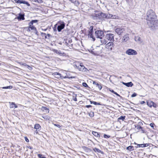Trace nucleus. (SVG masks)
I'll return each mask as SVG.
<instances>
[{
    "mask_svg": "<svg viewBox=\"0 0 158 158\" xmlns=\"http://www.w3.org/2000/svg\"><path fill=\"white\" fill-rule=\"evenodd\" d=\"M140 147L143 148L145 147L144 146V144H140Z\"/></svg>",
    "mask_w": 158,
    "mask_h": 158,
    "instance_id": "obj_47",
    "label": "nucleus"
},
{
    "mask_svg": "<svg viewBox=\"0 0 158 158\" xmlns=\"http://www.w3.org/2000/svg\"><path fill=\"white\" fill-rule=\"evenodd\" d=\"M95 35L97 38L102 39L104 35V32L101 30H97L95 31Z\"/></svg>",
    "mask_w": 158,
    "mask_h": 158,
    "instance_id": "obj_5",
    "label": "nucleus"
},
{
    "mask_svg": "<svg viewBox=\"0 0 158 158\" xmlns=\"http://www.w3.org/2000/svg\"><path fill=\"white\" fill-rule=\"evenodd\" d=\"M152 106L155 108H156L157 107V104L154 103V102H153V103L152 104Z\"/></svg>",
    "mask_w": 158,
    "mask_h": 158,
    "instance_id": "obj_37",
    "label": "nucleus"
},
{
    "mask_svg": "<svg viewBox=\"0 0 158 158\" xmlns=\"http://www.w3.org/2000/svg\"><path fill=\"white\" fill-rule=\"evenodd\" d=\"M93 151L95 152H98V153H102V151L99 149L96 148H95L93 149Z\"/></svg>",
    "mask_w": 158,
    "mask_h": 158,
    "instance_id": "obj_21",
    "label": "nucleus"
},
{
    "mask_svg": "<svg viewBox=\"0 0 158 158\" xmlns=\"http://www.w3.org/2000/svg\"><path fill=\"white\" fill-rule=\"evenodd\" d=\"M114 46V44L113 42H109L106 44L105 48L107 49H110V50H112L113 47Z\"/></svg>",
    "mask_w": 158,
    "mask_h": 158,
    "instance_id": "obj_9",
    "label": "nucleus"
},
{
    "mask_svg": "<svg viewBox=\"0 0 158 158\" xmlns=\"http://www.w3.org/2000/svg\"><path fill=\"white\" fill-rule=\"evenodd\" d=\"M35 30V31H36V28L33 26H29L28 28V31H30L31 30Z\"/></svg>",
    "mask_w": 158,
    "mask_h": 158,
    "instance_id": "obj_23",
    "label": "nucleus"
},
{
    "mask_svg": "<svg viewBox=\"0 0 158 158\" xmlns=\"http://www.w3.org/2000/svg\"><path fill=\"white\" fill-rule=\"evenodd\" d=\"M94 19H102L104 18H111L114 19L116 18V16L110 14H106L102 13H99L94 14L92 15Z\"/></svg>",
    "mask_w": 158,
    "mask_h": 158,
    "instance_id": "obj_2",
    "label": "nucleus"
},
{
    "mask_svg": "<svg viewBox=\"0 0 158 158\" xmlns=\"http://www.w3.org/2000/svg\"><path fill=\"white\" fill-rule=\"evenodd\" d=\"M53 51L55 53H56V54H59L60 55H61L63 54L60 51H58L56 49H53Z\"/></svg>",
    "mask_w": 158,
    "mask_h": 158,
    "instance_id": "obj_22",
    "label": "nucleus"
},
{
    "mask_svg": "<svg viewBox=\"0 0 158 158\" xmlns=\"http://www.w3.org/2000/svg\"><path fill=\"white\" fill-rule=\"evenodd\" d=\"M149 145V143H145L144 144V146L145 147H148Z\"/></svg>",
    "mask_w": 158,
    "mask_h": 158,
    "instance_id": "obj_49",
    "label": "nucleus"
},
{
    "mask_svg": "<svg viewBox=\"0 0 158 158\" xmlns=\"http://www.w3.org/2000/svg\"><path fill=\"white\" fill-rule=\"evenodd\" d=\"M125 53L129 55H136L137 54V52L135 50L132 49H127Z\"/></svg>",
    "mask_w": 158,
    "mask_h": 158,
    "instance_id": "obj_6",
    "label": "nucleus"
},
{
    "mask_svg": "<svg viewBox=\"0 0 158 158\" xmlns=\"http://www.w3.org/2000/svg\"><path fill=\"white\" fill-rule=\"evenodd\" d=\"M49 37H50V35L49 34H47V35Z\"/></svg>",
    "mask_w": 158,
    "mask_h": 158,
    "instance_id": "obj_58",
    "label": "nucleus"
},
{
    "mask_svg": "<svg viewBox=\"0 0 158 158\" xmlns=\"http://www.w3.org/2000/svg\"><path fill=\"white\" fill-rule=\"evenodd\" d=\"M30 68V69H32V68L30 67H29Z\"/></svg>",
    "mask_w": 158,
    "mask_h": 158,
    "instance_id": "obj_64",
    "label": "nucleus"
},
{
    "mask_svg": "<svg viewBox=\"0 0 158 158\" xmlns=\"http://www.w3.org/2000/svg\"><path fill=\"white\" fill-rule=\"evenodd\" d=\"M125 116H121L119 118H118V119H121L122 120V121H123L125 119Z\"/></svg>",
    "mask_w": 158,
    "mask_h": 158,
    "instance_id": "obj_30",
    "label": "nucleus"
},
{
    "mask_svg": "<svg viewBox=\"0 0 158 158\" xmlns=\"http://www.w3.org/2000/svg\"><path fill=\"white\" fill-rule=\"evenodd\" d=\"M90 102L91 104H93L95 105H100L101 104L94 101H90Z\"/></svg>",
    "mask_w": 158,
    "mask_h": 158,
    "instance_id": "obj_25",
    "label": "nucleus"
},
{
    "mask_svg": "<svg viewBox=\"0 0 158 158\" xmlns=\"http://www.w3.org/2000/svg\"><path fill=\"white\" fill-rule=\"evenodd\" d=\"M42 110L44 111V110H46L47 112H49V109L47 107H46L44 106H42Z\"/></svg>",
    "mask_w": 158,
    "mask_h": 158,
    "instance_id": "obj_26",
    "label": "nucleus"
},
{
    "mask_svg": "<svg viewBox=\"0 0 158 158\" xmlns=\"http://www.w3.org/2000/svg\"><path fill=\"white\" fill-rule=\"evenodd\" d=\"M115 31L118 35H119L124 31L125 29L122 27H118L115 29Z\"/></svg>",
    "mask_w": 158,
    "mask_h": 158,
    "instance_id": "obj_10",
    "label": "nucleus"
},
{
    "mask_svg": "<svg viewBox=\"0 0 158 158\" xmlns=\"http://www.w3.org/2000/svg\"><path fill=\"white\" fill-rule=\"evenodd\" d=\"M153 102L151 101H148L147 103V105L150 108H151L152 107Z\"/></svg>",
    "mask_w": 158,
    "mask_h": 158,
    "instance_id": "obj_19",
    "label": "nucleus"
},
{
    "mask_svg": "<svg viewBox=\"0 0 158 158\" xmlns=\"http://www.w3.org/2000/svg\"><path fill=\"white\" fill-rule=\"evenodd\" d=\"M25 140L26 142H29V140L27 137H25Z\"/></svg>",
    "mask_w": 158,
    "mask_h": 158,
    "instance_id": "obj_51",
    "label": "nucleus"
},
{
    "mask_svg": "<svg viewBox=\"0 0 158 158\" xmlns=\"http://www.w3.org/2000/svg\"><path fill=\"white\" fill-rule=\"evenodd\" d=\"M45 39L47 38V36H45Z\"/></svg>",
    "mask_w": 158,
    "mask_h": 158,
    "instance_id": "obj_63",
    "label": "nucleus"
},
{
    "mask_svg": "<svg viewBox=\"0 0 158 158\" xmlns=\"http://www.w3.org/2000/svg\"><path fill=\"white\" fill-rule=\"evenodd\" d=\"M24 14L19 13V16L17 17V19L19 21L23 20L25 19Z\"/></svg>",
    "mask_w": 158,
    "mask_h": 158,
    "instance_id": "obj_13",
    "label": "nucleus"
},
{
    "mask_svg": "<svg viewBox=\"0 0 158 158\" xmlns=\"http://www.w3.org/2000/svg\"><path fill=\"white\" fill-rule=\"evenodd\" d=\"M18 63L21 65H23L24 66H25L27 65V64L25 63H23L22 62H18Z\"/></svg>",
    "mask_w": 158,
    "mask_h": 158,
    "instance_id": "obj_36",
    "label": "nucleus"
},
{
    "mask_svg": "<svg viewBox=\"0 0 158 158\" xmlns=\"http://www.w3.org/2000/svg\"><path fill=\"white\" fill-rule=\"evenodd\" d=\"M12 86H9L6 87H2V88L3 89H11L12 88Z\"/></svg>",
    "mask_w": 158,
    "mask_h": 158,
    "instance_id": "obj_27",
    "label": "nucleus"
},
{
    "mask_svg": "<svg viewBox=\"0 0 158 158\" xmlns=\"http://www.w3.org/2000/svg\"><path fill=\"white\" fill-rule=\"evenodd\" d=\"M141 131V132L142 133H145V130L143 129V128L142 127L140 129Z\"/></svg>",
    "mask_w": 158,
    "mask_h": 158,
    "instance_id": "obj_38",
    "label": "nucleus"
},
{
    "mask_svg": "<svg viewBox=\"0 0 158 158\" xmlns=\"http://www.w3.org/2000/svg\"><path fill=\"white\" fill-rule=\"evenodd\" d=\"M110 91L111 92H112V93H113L114 94V93L115 92V91H114L113 90H110Z\"/></svg>",
    "mask_w": 158,
    "mask_h": 158,
    "instance_id": "obj_54",
    "label": "nucleus"
},
{
    "mask_svg": "<svg viewBox=\"0 0 158 158\" xmlns=\"http://www.w3.org/2000/svg\"><path fill=\"white\" fill-rule=\"evenodd\" d=\"M135 40L137 42L141 43L142 41L139 36L138 35L135 36Z\"/></svg>",
    "mask_w": 158,
    "mask_h": 158,
    "instance_id": "obj_14",
    "label": "nucleus"
},
{
    "mask_svg": "<svg viewBox=\"0 0 158 158\" xmlns=\"http://www.w3.org/2000/svg\"><path fill=\"white\" fill-rule=\"evenodd\" d=\"M114 94H116V95H117L118 96H119V97L120 96V95L119 94H118L117 93H116V92H115Z\"/></svg>",
    "mask_w": 158,
    "mask_h": 158,
    "instance_id": "obj_50",
    "label": "nucleus"
},
{
    "mask_svg": "<svg viewBox=\"0 0 158 158\" xmlns=\"http://www.w3.org/2000/svg\"><path fill=\"white\" fill-rule=\"evenodd\" d=\"M42 158H46L45 157H42Z\"/></svg>",
    "mask_w": 158,
    "mask_h": 158,
    "instance_id": "obj_61",
    "label": "nucleus"
},
{
    "mask_svg": "<svg viewBox=\"0 0 158 158\" xmlns=\"http://www.w3.org/2000/svg\"><path fill=\"white\" fill-rule=\"evenodd\" d=\"M137 95V94L136 93H134L131 96L132 97H135Z\"/></svg>",
    "mask_w": 158,
    "mask_h": 158,
    "instance_id": "obj_40",
    "label": "nucleus"
},
{
    "mask_svg": "<svg viewBox=\"0 0 158 158\" xmlns=\"http://www.w3.org/2000/svg\"><path fill=\"white\" fill-rule=\"evenodd\" d=\"M73 99L75 101H77V98H74Z\"/></svg>",
    "mask_w": 158,
    "mask_h": 158,
    "instance_id": "obj_56",
    "label": "nucleus"
},
{
    "mask_svg": "<svg viewBox=\"0 0 158 158\" xmlns=\"http://www.w3.org/2000/svg\"><path fill=\"white\" fill-rule=\"evenodd\" d=\"M108 40L105 38V39L102 38V39H100L101 42L102 44H106L108 42Z\"/></svg>",
    "mask_w": 158,
    "mask_h": 158,
    "instance_id": "obj_18",
    "label": "nucleus"
},
{
    "mask_svg": "<svg viewBox=\"0 0 158 158\" xmlns=\"http://www.w3.org/2000/svg\"><path fill=\"white\" fill-rule=\"evenodd\" d=\"M35 133H36L37 134L38 133V132H37V130H36V131H35Z\"/></svg>",
    "mask_w": 158,
    "mask_h": 158,
    "instance_id": "obj_59",
    "label": "nucleus"
},
{
    "mask_svg": "<svg viewBox=\"0 0 158 158\" xmlns=\"http://www.w3.org/2000/svg\"><path fill=\"white\" fill-rule=\"evenodd\" d=\"M135 128H137L138 130H140L141 128V127L140 126H139V125H135Z\"/></svg>",
    "mask_w": 158,
    "mask_h": 158,
    "instance_id": "obj_31",
    "label": "nucleus"
},
{
    "mask_svg": "<svg viewBox=\"0 0 158 158\" xmlns=\"http://www.w3.org/2000/svg\"><path fill=\"white\" fill-rule=\"evenodd\" d=\"M82 85L83 86L85 87H88V86L87 84L85 82H83L82 83Z\"/></svg>",
    "mask_w": 158,
    "mask_h": 158,
    "instance_id": "obj_33",
    "label": "nucleus"
},
{
    "mask_svg": "<svg viewBox=\"0 0 158 158\" xmlns=\"http://www.w3.org/2000/svg\"><path fill=\"white\" fill-rule=\"evenodd\" d=\"M93 84H94V85H97V86L98 85V84H99L98 83V82H96V81H94L93 82Z\"/></svg>",
    "mask_w": 158,
    "mask_h": 158,
    "instance_id": "obj_41",
    "label": "nucleus"
},
{
    "mask_svg": "<svg viewBox=\"0 0 158 158\" xmlns=\"http://www.w3.org/2000/svg\"><path fill=\"white\" fill-rule=\"evenodd\" d=\"M93 27L90 26V27L89 31L88 36L89 37L92 38L93 39L94 41L95 40V39L93 37V36L92 32L93 31Z\"/></svg>",
    "mask_w": 158,
    "mask_h": 158,
    "instance_id": "obj_11",
    "label": "nucleus"
},
{
    "mask_svg": "<svg viewBox=\"0 0 158 158\" xmlns=\"http://www.w3.org/2000/svg\"><path fill=\"white\" fill-rule=\"evenodd\" d=\"M53 124L55 126H56L57 127H58L59 128H60L62 127V126H60V125H59L58 124H56L53 123Z\"/></svg>",
    "mask_w": 158,
    "mask_h": 158,
    "instance_id": "obj_34",
    "label": "nucleus"
},
{
    "mask_svg": "<svg viewBox=\"0 0 158 158\" xmlns=\"http://www.w3.org/2000/svg\"><path fill=\"white\" fill-rule=\"evenodd\" d=\"M16 3H19L18 2V1H21V0H14Z\"/></svg>",
    "mask_w": 158,
    "mask_h": 158,
    "instance_id": "obj_53",
    "label": "nucleus"
},
{
    "mask_svg": "<svg viewBox=\"0 0 158 158\" xmlns=\"http://www.w3.org/2000/svg\"><path fill=\"white\" fill-rule=\"evenodd\" d=\"M41 34H44V35H46V34H45V33H42Z\"/></svg>",
    "mask_w": 158,
    "mask_h": 158,
    "instance_id": "obj_62",
    "label": "nucleus"
},
{
    "mask_svg": "<svg viewBox=\"0 0 158 158\" xmlns=\"http://www.w3.org/2000/svg\"><path fill=\"white\" fill-rule=\"evenodd\" d=\"M89 115L90 117H93L94 116V113L92 111H91L89 113Z\"/></svg>",
    "mask_w": 158,
    "mask_h": 158,
    "instance_id": "obj_28",
    "label": "nucleus"
},
{
    "mask_svg": "<svg viewBox=\"0 0 158 158\" xmlns=\"http://www.w3.org/2000/svg\"><path fill=\"white\" fill-rule=\"evenodd\" d=\"M18 2L19 3V4H26L27 6H30V4L27 2H26L24 0H21V1H19Z\"/></svg>",
    "mask_w": 158,
    "mask_h": 158,
    "instance_id": "obj_15",
    "label": "nucleus"
},
{
    "mask_svg": "<svg viewBox=\"0 0 158 158\" xmlns=\"http://www.w3.org/2000/svg\"><path fill=\"white\" fill-rule=\"evenodd\" d=\"M28 148L31 149H32V148L31 146H29V147H28Z\"/></svg>",
    "mask_w": 158,
    "mask_h": 158,
    "instance_id": "obj_57",
    "label": "nucleus"
},
{
    "mask_svg": "<svg viewBox=\"0 0 158 158\" xmlns=\"http://www.w3.org/2000/svg\"><path fill=\"white\" fill-rule=\"evenodd\" d=\"M32 22L33 23H37L38 21V20H32Z\"/></svg>",
    "mask_w": 158,
    "mask_h": 158,
    "instance_id": "obj_43",
    "label": "nucleus"
},
{
    "mask_svg": "<svg viewBox=\"0 0 158 158\" xmlns=\"http://www.w3.org/2000/svg\"><path fill=\"white\" fill-rule=\"evenodd\" d=\"M133 148V147L132 146H129L128 147L127 149L128 150L131 151V150H133L132 149Z\"/></svg>",
    "mask_w": 158,
    "mask_h": 158,
    "instance_id": "obj_29",
    "label": "nucleus"
},
{
    "mask_svg": "<svg viewBox=\"0 0 158 158\" xmlns=\"http://www.w3.org/2000/svg\"><path fill=\"white\" fill-rule=\"evenodd\" d=\"M97 87H98V89H99V90H100L102 88V86L101 84H99L97 86Z\"/></svg>",
    "mask_w": 158,
    "mask_h": 158,
    "instance_id": "obj_32",
    "label": "nucleus"
},
{
    "mask_svg": "<svg viewBox=\"0 0 158 158\" xmlns=\"http://www.w3.org/2000/svg\"><path fill=\"white\" fill-rule=\"evenodd\" d=\"M140 144H137V147H140Z\"/></svg>",
    "mask_w": 158,
    "mask_h": 158,
    "instance_id": "obj_55",
    "label": "nucleus"
},
{
    "mask_svg": "<svg viewBox=\"0 0 158 158\" xmlns=\"http://www.w3.org/2000/svg\"><path fill=\"white\" fill-rule=\"evenodd\" d=\"M33 23L31 21L29 23V26H33L32 25H33Z\"/></svg>",
    "mask_w": 158,
    "mask_h": 158,
    "instance_id": "obj_39",
    "label": "nucleus"
},
{
    "mask_svg": "<svg viewBox=\"0 0 158 158\" xmlns=\"http://www.w3.org/2000/svg\"><path fill=\"white\" fill-rule=\"evenodd\" d=\"M68 74L66 73V76H61V74H60L56 72L55 73L54 75L55 76V77L57 78H69V79H72L74 77H69L68 76Z\"/></svg>",
    "mask_w": 158,
    "mask_h": 158,
    "instance_id": "obj_4",
    "label": "nucleus"
},
{
    "mask_svg": "<svg viewBox=\"0 0 158 158\" xmlns=\"http://www.w3.org/2000/svg\"><path fill=\"white\" fill-rule=\"evenodd\" d=\"M76 68L80 71L86 72L87 69L82 64V63L79 64L75 65Z\"/></svg>",
    "mask_w": 158,
    "mask_h": 158,
    "instance_id": "obj_3",
    "label": "nucleus"
},
{
    "mask_svg": "<svg viewBox=\"0 0 158 158\" xmlns=\"http://www.w3.org/2000/svg\"><path fill=\"white\" fill-rule=\"evenodd\" d=\"M44 118L45 119H48L49 120V117L48 116H45V117H44Z\"/></svg>",
    "mask_w": 158,
    "mask_h": 158,
    "instance_id": "obj_45",
    "label": "nucleus"
},
{
    "mask_svg": "<svg viewBox=\"0 0 158 158\" xmlns=\"http://www.w3.org/2000/svg\"><path fill=\"white\" fill-rule=\"evenodd\" d=\"M58 24L59 25L58 26L57 29L58 31L60 32L65 27V23L63 21H60L59 22Z\"/></svg>",
    "mask_w": 158,
    "mask_h": 158,
    "instance_id": "obj_7",
    "label": "nucleus"
},
{
    "mask_svg": "<svg viewBox=\"0 0 158 158\" xmlns=\"http://www.w3.org/2000/svg\"><path fill=\"white\" fill-rule=\"evenodd\" d=\"M129 39L128 34H126L124 35L122 38V42L123 43H125Z\"/></svg>",
    "mask_w": 158,
    "mask_h": 158,
    "instance_id": "obj_12",
    "label": "nucleus"
},
{
    "mask_svg": "<svg viewBox=\"0 0 158 158\" xmlns=\"http://www.w3.org/2000/svg\"><path fill=\"white\" fill-rule=\"evenodd\" d=\"M154 123H151L150 124V126L152 128L154 129Z\"/></svg>",
    "mask_w": 158,
    "mask_h": 158,
    "instance_id": "obj_42",
    "label": "nucleus"
},
{
    "mask_svg": "<svg viewBox=\"0 0 158 158\" xmlns=\"http://www.w3.org/2000/svg\"><path fill=\"white\" fill-rule=\"evenodd\" d=\"M9 103L10 104V108H16L18 107L15 104V102H9Z\"/></svg>",
    "mask_w": 158,
    "mask_h": 158,
    "instance_id": "obj_17",
    "label": "nucleus"
},
{
    "mask_svg": "<svg viewBox=\"0 0 158 158\" xmlns=\"http://www.w3.org/2000/svg\"><path fill=\"white\" fill-rule=\"evenodd\" d=\"M105 38L108 40H114V35L113 34L108 33L106 35Z\"/></svg>",
    "mask_w": 158,
    "mask_h": 158,
    "instance_id": "obj_8",
    "label": "nucleus"
},
{
    "mask_svg": "<svg viewBox=\"0 0 158 158\" xmlns=\"http://www.w3.org/2000/svg\"><path fill=\"white\" fill-rule=\"evenodd\" d=\"M145 102L144 101H142L140 102V104H143L145 103Z\"/></svg>",
    "mask_w": 158,
    "mask_h": 158,
    "instance_id": "obj_48",
    "label": "nucleus"
},
{
    "mask_svg": "<svg viewBox=\"0 0 158 158\" xmlns=\"http://www.w3.org/2000/svg\"><path fill=\"white\" fill-rule=\"evenodd\" d=\"M103 137L105 138H109L110 137V136L109 135H107L105 134L103 136Z\"/></svg>",
    "mask_w": 158,
    "mask_h": 158,
    "instance_id": "obj_35",
    "label": "nucleus"
},
{
    "mask_svg": "<svg viewBox=\"0 0 158 158\" xmlns=\"http://www.w3.org/2000/svg\"><path fill=\"white\" fill-rule=\"evenodd\" d=\"M46 30H47V29H44V31H46Z\"/></svg>",
    "mask_w": 158,
    "mask_h": 158,
    "instance_id": "obj_60",
    "label": "nucleus"
},
{
    "mask_svg": "<svg viewBox=\"0 0 158 158\" xmlns=\"http://www.w3.org/2000/svg\"><path fill=\"white\" fill-rule=\"evenodd\" d=\"M69 0L70 1H71L72 2L74 3H75L76 2V0Z\"/></svg>",
    "mask_w": 158,
    "mask_h": 158,
    "instance_id": "obj_44",
    "label": "nucleus"
},
{
    "mask_svg": "<svg viewBox=\"0 0 158 158\" xmlns=\"http://www.w3.org/2000/svg\"><path fill=\"white\" fill-rule=\"evenodd\" d=\"M147 23L149 27H154L155 23L156 15L153 10H148L146 14Z\"/></svg>",
    "mask_w": 158,
    "mask_h": 158,
    "instance_id": "obj_1",
    "label": "nucleus"
},
{
    "mask_svg": "<svg viewBox=\"0 0 158 158\" xmlns=\"http://www.w3.org/2000/svg\"><path fill=\"white\" fill-rule=\"evenodd\" d=\"M41 127L40 125L39 124H35L34 126V128L36 129H38Z\"/></svg>",
    "mask_w": 158,
    "mask_h": 158,
    "instance_id": "obj_24",
    "label": "nucleus"
},
{
    "mask_svg": "<svg viewBox=\"0 0 158 158\" xmlns=\"http://www.w3.org/2000/svg\"><path fill=\"white\" fill-rule=\"evenodd\" d=\"M38 156L39 157V158H42V154H39L38 155Z\"/></svg>",
    "mask_w": 158,
    "mask_h": 158,
    "instance_id": "obj_46",
    "label": "nucleus"
},
{
    "mask_svg": "<svg viewBox=\"0 0 158 158\" xmlns=\"http://www.w3.org/2000/svg\"><path fill=\"white\" fill-rule=\"evenodd\" d=\"M92 133V134L95 137H100V135L98 132L94 131H93Z\"/></svg>",
    "mask_w": 158,
    "mask_h": 158,
    "instance_id": "obj_20",
    "label": "nucleus"
},
{
    "mask_svg": "<svg viewBox=\"0 0 158 158\" xmlns=\"http://www.w3.org/2000/svg\"><path fill=\"white\" fill-rule=\"evenodd\" d=\"M85 106L87 108H89L90 107H91L92 106L90 105H86Z\"/></svg>",
    "mask_w": 158,
    "mask_h": 158,
    "instance_id": "obj_52",
    "label": "nucleus"
},
{
    "mask_svg": "<svg viewBox=\"0 0 158 158\" xmlns=\"http://www.w3.org/2000/svg\"><path fill=\"white\" fill-rule=\"evenodd\" d=\"M122 83L124 85H125L128 87H132L133 85V84L131 82H130L128 83H125L124 82H122Z\"/></svg>",
    "mask_w": 158,
    "mask_h": 158,
    "instance_id": "obj_16",
    "label": "nucleus"
}]
</instances>
